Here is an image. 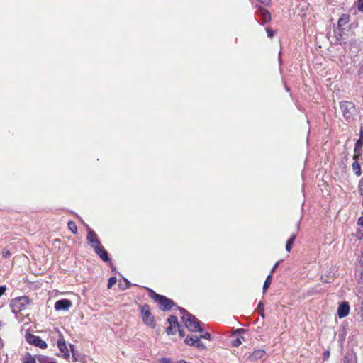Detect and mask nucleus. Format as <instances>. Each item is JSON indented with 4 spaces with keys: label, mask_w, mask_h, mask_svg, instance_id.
I'll return each instance as SVG.
<instances>
[{
    "label": "nucleus",
    "mask_w": 363,
    "mask_h": 363,
    "mask_svg": "<svg viewBox=\"0 0 363 363\" xmlns=\"http://www.w3.org/2000/svg\"><path fill=\"white\" fill-rule=\"evenodd\" d=\"M179 311L182 320L189 330L191 332L203 331L200 322L194 316L183 308H180Z\"/></svg>",
    "instance_id": "f257e3e1"
},
{
    "label": "nucleus",
    "mask_w": 363,
    "mask_h": 363,
    "mask_svg": "<svg viewBox=\"0 0 363 363\" xmlns=\"http://www.w3.org/2000/svg\"><path fill=\"white\" fill-rule=\"evenodd\" d=\"M150 296L159 304V307L164 310H169L174 305L173 301L162 295L156 294L154 291L150 289H147Z\"/></svg>",
    "instance_id": "f03ea898"
},
{
    "label": "nucleus",
    "mask_w": 363,
    "mask_h": 363,
    "mask_svg": "<svg viewBox=\"0 0 363 363\" xmlns=\"http://www.w3.org/2000/svg\"><path fill=\"white\" fill-rule=\"evenodd\" d=\"M29 302V298L26 296L12 299L10 303L12 312L14 313H20L26 308Z\"/></svg>",
    "instance_id": "7ed1b4c3"
},
{
    "label": "nucleus",
    "mask_w": 363,
    "mask_h": 363,
    "mask_svg": "<svg viewBox=\"0 0 363 363\" xmlns=\"http://www.w3.org/2000/svg\"><path fill=\"white\" fill-rule=\"evenodd\" d=\"M141 318L145 325L147 326L155 328L156 323L155 318L150 312V307L147 305H144L140 307Z\"/></svg>",
    "instance_id": "20e7f679"
},
{
    "label": "nucleus",
    "mask_w": 363,
    "mask_h": 363,
    "mask_svg": "<svg viewBox=\"0 0 363 363\" xmlns=\"http://www.w3.org/2000/svg\"><path fill=\"white\" fill-rule=\"evenodd\" d=\"M25 338L29 344L38 347L41 349H45L48 347L47 343L39 336L27 333L25 335Z\"/></svg>",
    "instance_id": "39448f33"
},
{
    "label": "nucleus",
    "mask_w": 363,
    "mask_h": 363,
    "mask_svg": "<svg viewBox=\"0 0 363 363\" xmlns=\"http://www.w3.org/2000/svg\"><path fill=\"white\" fill-rule=\"evenodd\" d=\"M340 108L342 111L343 116L346 119L352 118L355 113V107L352 102L342 101L340 103Z\"/></svg>",
    "instance_id": "423d86ee"
},
{
    "label": "nucleus",
    "mask_w": 363,
    "mask_h": 363,
    "mask_svg": "<svg viewBox=\"0 0 363 363\" xmlns=\"http://www.w3.org/2000/svg\"><path fill=\"white\" fill-rule=\"evenodd\" d=\"M169 326L167 328V333L168 335H174L176 333L177 330L179 329V323L177 316L171 315L167 320Z\"/></svg>",
    "instance_id": "0eeeda50"
},
{
    "label": "nucleus",
    "mask_w": 363,
    "mask_h": 363,
    "mask_svg": "<svg viewBox=\"0 0 363 363\" xmlns=\"http://www.w3.org/2000/svg\"><path fill=\"white\" fill-rule=\"evenodd\" d=\"M87 240L94 250L101 245L96 234L91 229L88 231Z\"/></svg>",
    "instance_id": "6e6552de"
},
{
    "label": "nucleus",
    "mask_w": 363,
    "mask_h": 363,
    "mask_svg": "<svg viewBox=\"0 0 363 363\" xmlns=\"http://www.w3.org/2000/svg\"><path fill=\"white\" fill-rule=\"evenodd\" d=\"M350 307L348 302L344 301L337 307V314L339 318H343L349 315Z\"/></svg>",
    "instance_id": "1a4fd4ad"
},
{
    "label": "nucleus",
    "mask_w": 363,
    "mask_h": 363,
    "mask_svg": "<svg viewBox=\"0 0 363 363\" xmlns=\"http://www.w3.org/2000/svg\"><path fill=\"white\" fill-rule=\"evenodd\" d=\"M72 306V301L68 299H61L55 302L54 308L56 311H68Z\"/></svg>",
    "instance_id": "9d476101"
},
{
    "label": "nucleus",
    "mask_w": 363,
    "mask_h": 363,
    "mask_svg": "<svg viewBox=\"0 0 363 363\" xmlns=\"http://www.w3.org/2000/svg\"><path fill=\"white\" fill-rule=\"evenodd\" d=\"M255 7L257 9L256 13L261 16L262 24L268 23L271 21V14L267 9L262 6H256Z\"/></svg>",
    "instance_id": "9b49d317"
},
{
    "label": "nucleus",
    "mask_w": 363,
    "mask_h": 363,
    "mask_svg": "<svg viewBox=\"0 0 363 363\" xmlns=\"http://www.w3.org/2000/svg\"><path fill=\"white\" fill-rule=\"evenodd\" d=\"M57 347L65 358L69 357V350L62 335H60L57 340Z\"/></svg>",
    "instance_id": "f8f14e48"
},
{
    "label": "nucleus",
    "mask_w": 363,
    "mask_h": 363,
    "mask_svg": "<svg viewBox=\"0 0 363 363\" xmlns=\"http://www.w3.org/2000/svg\"><path fill=\"white\" fill-rule=\"evenodd\" d=\"M265 354V351L261 349L255 350L248 357L250 361H257L262 359Z\"/></svg>",
    "instance_id": "ddd939ff"
},
{
    "label": "nucleus",
    "mask_w": 363,
    "mask_h": 363,
    "mask_svg": "<svg viewBox=\"0 0 363 363\" xmlns=\"http://www.w3.org/2000/svg\"><path fill=\"white\" fill-rule=\"evenodd\" d=\"M94 252L98 255V256L104 262L108 261V253L106 250L101 245L100 247L96 248Z\"/></svg>",
    "instance_id": "4468645a"
},
{
    "label": "nucleus",
    "mask_w": 363,
    "mask_h": 363,
    "mask_svg": "<svg viewBox=\"0 0 363 363\" xmlns=\"http://www.w3.org/2000/svg\"><path fill=\"white\" fill-rule=\"evenodd\" d=\"M350 18V16L349 14H342L337 21L338 28L340 29H344V26L348 24Z\"/></svg>",
    "instance_id": "2eb2a0df"
},
{
    "label": "nucleus",
    "mask_w": 363,
    "mask_h": 363,
    "mask_svg": "<svg viewBox=\"0 0 363 363\" xmlns=\"http://www.w3.org/2000/svg\"><path fill=\"white\" fill-rule=\"evenodd\" d=\"M347 324H342L340 330L338 331V337L340 341H345L347 331Z\"/></svg>",
    "instance_id": "dca6fc26"
},
{
    "label": "nucleus",
    "mask_w": 363,
    "mask_h": 363,
    "mask_svg": "<svg viewBox=\"0 0 363 363\" xmlns=\"http://www.w3.org/2000/svg\"><path fill=\"white\" fill-rule=\"evenodd\" d=\"M363 146V141L362 140H358L355 144L354 147V159L356 160L360 155L361 150Z\"/></svg>",
    "instance_id": "f3484780"
},
{
    "label": "nucleus",
    "mask_w": 363,
    "mask_h": 363,
    "mask_svg": "<svg viewBox=\"0 0 363 363\" xmlns=\"http://www.w3.org/2000/svg\"><path fill=\"white\" fill-rule=\"evenodd\" d=\"M342 363H357V357L354 354H349L344 357Z\"/></svg>",
    "instance_id": "a211bd4d"
},
{
    "label": "nucleus",
    "mask_w": 363,
    "mask_h": 363,
    "mask_svg": "<svg viewBox=\"0 0 363 363\" xmlns=\"http://www.w3.org/2000/svg\"><path fill=\"white\" fill-rule=\"evenodd\" d=\"M199 337L197 336H194V335H188L184 342L186 345H190V346H194L196 343V341L198 340Z\"/></svg>",
    "instance_id": "6ab92c4d"
},
{
    "label": "nucleus",
    "mask_w": 363,
    "mask_h": 363,
    "mask_svg": "<svg viewBox=\"0 0 363 363\" xmlns=\"http://www.w3.org/2000/svg\"><path fill=\"white\" fill-rule=\"evenodd\" d=\"M22 363H36V361L30 354L26 353L22 359Z\"/></svg>",
    "instance_id": "aec40b11"
},
{
    "label": "nucleus",
    "mask_w": 363,
    "mask_h": 363,
    "mask_svg": "<svg viewBox=\"0 0 363 363\" xmlns=\"http://www.w3.org/2000/svg\"><path fill=\"white\" fill-rule=\"evenodd\" d=\"M295 238H296V235H293L287 240L286 245V250L287 252H290L291 251V250L292 248V246L294 245V242L295 240Z\"/></svg>",
    "instance_id": "412c9836"
},
{
    "label": "nucleus",
    "mask_w": 363,
    "mask_h": 363,
    "mask_svg": "<svg viewBox=\"0 0 363 363\" xmlns=\"http://www.w3.org/2000/svg\"><path fill=\"white\" fill-rule=\"evenodd\" d=\"M352 169L355 174H357V176L361 175V174H362L361 167H360L359 164L357 162H354L352 164Z\"/></svg>",
    "instance_id": "4be33fe9"
},
{
    "label": "nucleus",
    "mask_w": 363,
    "mask_h": 363,
    "mask_svg": "<svg viewBox=\"0 0 363 363\" xmlns=\"http://www.w3.org/2000/svg\"><path fill=\"white\" fill-rule=\"evenodd\" d=\"M38 361L40 363H56L52 359L46 356H40Z\"/></svg>",
    "instance_id": "5701e85b"
},
{
    "label": "nucleus",
    "mask_w": 363,
    "mask_h": 363,
    "mask_svg": "<svg viewBox=\"0 0 363 363\" xmlns=\"http://www.w3.org/2000/svg\"><path fill=\"white\" fill-rule=\"evenodd\" d=\"M271 284H272V274H269L267 276V277L264 281V286H263V292L264 293L269 287Z\"/></svg>",
    "instance_id": "b1692460"
},
{
    "label": "nucleus",
    "mask_w": 363,
    "mask_h": 363,
    "mask_svg": "<svg viewBox=\"0 0 363 363\" xmlns=\"http://www.w3.org/2000/svg\"><path fill=\"white\" fill-rule=\"evenodd\" d=\"M68 228L73 233L76 234L77 233V227L74 222L69 221L68 223Z\"/></svg>",
    "instance_id": "393cba45"
},
{
    "label": "nucleus",
    "mask_w": 363,
    "mask_h": 363,
    "mask_svg": "<svg viewBox=\"0 0 363 363\" xmlns=\"http://www.w3.org/2000/svg\"><path fill=\"white\" fill-rule=\"evenodd\" d=\"M359 263H360V265H361V271H360V273H359V278L360 279L361 281L363 282V252L362 254V256L359 259Z\"/></svg>",
    "instance_id": "a878e982"
},
{
    "label": "nucleus",
    "mask_w": 363,
    "mask_h": 363,
    "mask_svg": "<svg viewBox=\"0 0 363 363\" xmlns=\"http://www.w3.org/2000/svg\"><path fill=\"white\" fill-rule=\"evenodd\" d=\"M117 281L116 277H111L108 279L107 287L108 289H111Z\"/></svg>",
    "instance_id": "bb28decb"
},
{
    "label": "nucleus",
    "mask_w": 363,
    "mask_h": 363,
    "mask_svg": "<svg viewBox=\"0 0 363 363\" xmlns=\"http://www.w3.org/2000/svg\"><path fill=\"white\" fill-rule=\"evenodd\" d=\"M194 346L201 350H204L206 348L204 344L200 340V338L198 339Z\"/></svg>",
    "instance_id": "cd10ccee"
},
{
    "label": "nucleus",
    "mask_w": 363,
    "mask_h": 363,
    "mask_svg": "<svg viewBox=\"0 0 363 363\" xmlns=\"http://www.w3.org/2000/svg\"><path fill=\"white\" fill-rule=\"evenodd\" d=\"M242 344L241 339L240 337H237L235 340H233L232 345L234 347H238Z\"/></svg>",
    "instance_id": "c85d7f7f"
},
{
    "label": "nucleus",
    "mask_w": 363,
    "mask_h": 363,
    "mask_svg": "<svg viewBox=\"0 0 363 363\" xmlns=\"http://www.w3.org/2000/svg\"><path fill=\"white\" fill-rule=\"evenodd\" d=\"M129 282L128 281V280H125L124 281V283H120L119 284V287L122 289V290H125L126 289L128 286H129Z\"/></svg>",
    "instance_id": "c756f323"
},
{
    "label": "nucleus",
    "mask_w": 363,
    "mask_h": 363,
    "mask_svg": "<svg viewBox=\"0 0 363 363\" xmlns=\"http://www.w3.org/2000/svg\"><path fill=\"white\" fill-rule=\"evenodd\" d=\"M357 7L359 11L363 12V0H358L357 2Z\"/></svg>",
    "instance_id": "7c9ffc66"
},
{
    "label": "nucleus",
    "mask_w": 363,
    "mask_h": 363,
    "mask_svg": "<svg viewBox=\"0 0 363 363\" xmlns=\"http://www.w3.org/2000/svg\"><path fill=\"white\" fill-rule=\"evenodd\" d=\"M257 308L260 311L261 315L264 317V304L262 301L259 303Z\"/></svg>",
    "instance_id": "2f4dec72"
},
{
    "label": "nucleus",
    "mask_w": 363,
    "mask_h": 363,
    "mask_svg": "<svg viewBox=\"0 0 363 363\" xmlns=\"http://www.w3.org/2000/svg\"><path fill=\"white\" fill-rule=\"evenodd\" d=\"M201 338H203V339H206V340H210L211 339V335L208 332H205L204 333H203L200 337Z\"/></svg>",
    "instance_id": "473e14b6"
},
{
    "label": "nucleus",
    "mask_w": 363,
    "mask_h": 363,
    "mask_svg": "<svg viewBox=\"0 0 363 363\" xmlns=\"http://www.w3.org/2000/svg\"><path fill=\"white\" fill-rule=\"evenodd\" d=\"M11 255V253L9 250L4 249L2 251V256L5 258L9 257Z\"/></svg>",
    "instance_id": "72a5a7b5"
},
{
    "label": "nucleus",
    "mask_w": 363,
    "mask_h": 363,
    "mask_svg": "<svg viewBox=\"0 0 363 363\" xmlns=\"http://www.w3.org/2000/svg\"><path fill=\"white\" fill-rule=\"evenodd\" d=\"M71 352L72 353V359L74 362L77 361V355L75 354V351L74 350V347L72 345H70Z\"/></svg>",
    "instance_id": "f704fd0d"
},
{
    "label": "nucleus",
    "mask_w": 363,
    "mask_h": 363,
    "mask_svg": "<svg viewBox=\"0 0 363 363\" xmlns=\"http://www.w3.org/2000/svg\"><path fill=\"white\" fill-rule=\"evenodd\" d=\"M257 1L264 6H269L271 4V0H257Z\"/></svg>",
    "instance_id": "c9c22d12"
},
{
    "label": "nucleus",
    "mask_w": 363,
    "mask_h": 363,
    "mask_svg": "<svg viewBox=\"0 0 363 363\" xmlns=\"http://www.w3.org/2000/svg\"><path fill=\"white\" fill-rule=\"evenodd\" d=\"M329 357H330V351L329 350L325 351L323 353V360L326 361L328 359Z\"/></svg>",
    "instance_id": "e433bc0d"
},
{
    "label": "nucleus",
    "mask_w": 363,
    "mask_h": 363,
    "mask_svg": "<svg viewBox=\"0 0 363 363\" xmlns=\"http://www.w3.org/2000/svg\"><path fill=\"white\" fill-rule=\"evenodd\" d=\"M267 33L269 38H272L274 35V32L269 28H267Z\"/></svg>",
    "instance_id": "4c0bfd02"
},
{
    "label": "nucleus",
    "mask_w": 363,
    "mask_h": 363,
    "mask_svg": "<svg viewBox=\"0 0 363 363\" xmlns=\"http://www.w3.org/2000/svg\"><path fill=\"white\" fill-rule=\"evenodd\" d=\"M6 287L5 286H0V297L5 293Z\"/></svg>",
    "instance_id": "58836bf2"
},
{
    "label": "nucleus",
    "mask_w": 363,
    "mask_h": 363,
    "mask_svg": "<svg viewBox=\"0 0 363 363\" xmlns=\"http://www.w3.org/2000/svg\"><path fill=\"white\" fill-rule=\"evenodd\" d=\"M160 363H170V359L168 358H162L160 359Z\"/></svg>",
    "instance_id": "ea45409f"
},
{
    "label": "nucleus",
    "mask_w": 363,
    "mask_h": 363,
    "mask_svg": "<svg viewBox=\"0 0 363 363\" xmlns=\"http://www.w3.org/2000/svg\"><path fill=\"white\" fill-rule=\"evenodd\" d=\"M359 191L362 194H363V179L361 180L359 184Z\"/></svg>",
    "instance_id": "a19ab883"
},
{
    "label": "nucleus",
    "mask_w": 363,
    "mask_h": 363,
    "mask_svg": "<svg viewBox=\"0 0 363 363\" xmlns=\"http://www.w3.org/2000/svg\"><path fill=\"white\" fill-rule=\"evenodd\" d=\"M358 225L363 227V216L358 219Z\"/></svg>",
    "instance_id": "79ce46f5"
},
{
    "label": "nucleus",
    "mask_w": 363,
    "mask_h": 363,
    "mask_svg": "<svg viewBox=\"0 0 363 363\" xmlns=\"http://www.w3.org/2000/svg\"><path fill=\"white\" fill-rule=\"evenodd\" d=\"M177 331H179V335L181 337H183L184 336V332L182 330H180L179 328L177 330Z\"/></svg>",
    "instance_id": "37998d69"
},
{
    "label": "nucleus",
    "mask_w": 363,
    "mask_h": 363,
    "mask_svg": "<svg viewBox=\"0 0 363 363\" xmlns=\"http://www.w3.org/2000/svg\"><path fill=\"white\" fill-rule=\"evenodd\" d=\"M278 264H279V262H277V263L275 264V265H274V266L273 267V268L272 269V271H271V274H272L274 272V270H275V269H277V267H278Z\"/></svg>",
    "instance_id": "c03bdc74"
},
{
    "label": "nucleus",
    "mask_w": 363,
    "mask_h": 363,
    "mask_svg": "<svg viewBox=\"0 0 363 363\" xmlns=\"http://www.w3.org/2000/svg\"><path fill=\"white\" fill-rule=\"evenodd\" d=\"M4 347V343H3V340H1V338L0 337V348H3Z\"/></svg>",
    "instance_id": "a18cd8bd"
},
{
    "label": "nucleus",
    "mask_w": 363,
    "mask_h": 363,
    "mask_svg": "<svg viewBox=\"0 0 363 363\" xmlns=\"http://www.w3.org/2000/svg\"><path fill=\"white\" fill-rule=\"evenodd\" d=\"M175 363H187V362L186 361H184V360L181 359V360L177 361Z\"/></svg>",
    "instance_id": "49530a36"
}]
</instances>
